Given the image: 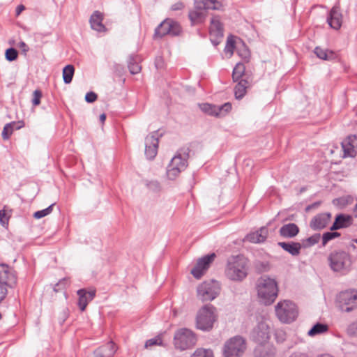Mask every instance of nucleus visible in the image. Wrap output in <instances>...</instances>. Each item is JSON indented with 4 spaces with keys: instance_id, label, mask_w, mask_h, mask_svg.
Wrapping results in <instances>:
<instances>
[{
    "instance_id": "obj_1",
    "label": "nucleus",
    "mask_w": 357,
    "mask_h": 357,
    "mask_svg": "<svg viewBox=\"0 0 357 357\" xmlns=\"http://www.w3.org/2000/svg\"><path fill=\"white\" fill-rule=\"evenodd\" d=\"M249 270V259L242 255H238L227 259L225 274L231 281L242 282L248 275Z\"/></svg>"
},
{
    "instance_id": "obj_2",
    "label": "nucleus",
    "mask_w": 357,
    "mask_h": 357,
    "mask_svg": "<svg viewBox=\"0 0 357 357\" xmlns=\"http://www.w3.org/2000/svg\"><path fill=\"white\" fill-rule=\"evenodd\" d=\"M258 297L265 305L272 304L278 297V287L275 279L268 276H261L257 285Z\"/></svg>"
},
{
    "instance_id": "obj_3",
    "label": "nucleus",
    "mask_w": 357,
    "mask_h": 357,
    "mask_svg": "<svg viewBox=\"0 0 357 357\" xmlns=\"http://www.w3.org/2000/svg\"><path fill=\"white\" fill-rule=\"evenodd\" d=\"M221 6L216 0H196L195 9L189 13V18L192 24H197L204 22L207 10H218Z\"/></svg>"
},
{
    "instance_id": "obj_4",
    "label": "nucleus",
    "mask_w": 357,
    "mask_h": 357,
    "mask_svg": "<svg viewBox=\"0 0 357 357\" xmlns=\"http://www.w3.org/2000/svg\"><path fill=\"white\" fill-rule=\"evenodd\" d=\"M216 308L211 304L201 307L196 317V327L202 331H211L217 320Z\"/></svg>"
},
{
    "instance_id": "obj_5",
    "label": "nucleus",
    "mask_w": 357,
    "mask_h": 357,
    "mask_svg": "<svg viewBox=\"0 0 357 357\" xmlns=\"http://www.w3.org/2000/svg\"><path fill=\"white\" fill-rule=\"evenodd\" d=\"M17 281L15 271L6 264H0V303L8 294L7 287H15Z\"/></svg>"
},
{
    "instance_id": "obj_6",
    "label": "nucleus",
    "mask_w": 357,
    "mask_h": 357,
    "mask_svg": "<svg viewBox=\"0 0 357 357\" xmlns=\"http://www.w3.org/2000/svg\"><path fill=\"white\" fill-rule=\"evenodd\" d=\"M246 349V340L241 335H235L225 342L222 356L223 357H242Z\"/></svg>"
},
{
    "instance_id": "obj_7",
    "label": "nucleus",
    "mask_w": 357,
    "mask_h": 357,
    "mask_svg": "<svg viewBox=\"0 0 357 357\" xmlns=\"http://www.w3.org/2000/svg\"><path fill=\"white\" fill-rule=\"evenodd\" d=\"M275 310L278 319L285 324L293 322L298 315L297 306L289 300H284L278 303L275 307Z\"/></svg>"
},
{
    "instance_id": "obj_8",
    "label": "nucleus",
    "mask_w": 357,
    "mask_h": 357,
    "mask_svg": "<svg viewBox=\"0 0 357 357\" xmlns=\"http://www.w3.org/2000/svg\"><path fill=\"white\" fill-rule=\"evenodd\" d=\"M174 341L176 349L184 351L194 347L197 343V338L192 331L183 328L175 333Z\"/></svg>"
},
{
    "instance_id": "obj_9",
    "label": "nucleus",
    "mask_w": 357,
    "mask_h": 357,
    "mask_svg": "<svg viewBox=\"0 0 357 357\" xmlns=\"http://www.w3.org/2000/svg\"><path fill=\"white\" fill-rule=\"evenodd\" d=\"M328 261L331 268L335 272H347L351 264L349 255L344 251L331 253Z\"/></svg>"
},
{
    "instance_id": "obj_10",
    "label": "nucleus",
    "mask_w": 357,
    "mask_h": 357,
    "mask_svg": "<svg viewBox=\"0 0 357 357\" xmlns=\"http://www.w3.org/2000/svg\"><path fill=\"white\" fill-rule=\"evenodd\" d=\"M220 291V284L215 280L204 282L197 289V297L202 301H213L219 295Z\"/></svg>"
},
{
    "instance_id": "obj_11",
    "label": "nucleus",
    "mask_w": 357,
    "mask_h": 357,
    "mask_svg": "<svg viewBox=\"0 0 357 357\" xmlns=\"http://www.w3.org/2000/svg\"><path fill=\"white\" fill-rule=\"evenodd\" d=\"M337 304L343 312L352 311L357 307V292L353 291L340 292L337 297Z\"/></svg>"
},
{
    "instance_id": "obj_12",
    "label": "nucleus",
    "mask_w": 357,
    "mask_h": 357,
    "mask_svg": "<svg viewBox=\"0 0 357 357\" xmlns=\"http://www.w3.org/2000/svg\"><path fill=\"white\" fill-rule=\"evenodd\" d=\"M250 338L253 342L257 343V344H269L271 333L270 327L268 324L265 321L259 322L252 329Z\"/></svg>"
},
{
    "instance_id": "obj_13",
    "label": "nucleus",
    "mask_w": 357,
    "mask_h": 357,
    "mask_svg": "<svg viewBox=\"0 0 357 357\" xmlns=\"http://www.w3.org/2000/svg\"><path fill=\"white\" fill-rule=\"evenodd\" d=\"M181 32V25L172 19H166L162 22L155 31V36L162 37L166 35L178 36Z\"/></svg>"
},
{
    "instance_id": "obj_14",
    "label": "nucleus",
    "mask_w": 357,
    "mask_h": 357,
    "mask_svg": "<svg viewBox=\"0 0 357 357\" xmlns=\"http://www.w3.org/2000/svg\"><path fill=\"white\" fill-rule=\"evenodd\" d=\"M188 166L187 158H172L167 168V176L170 180H175L179 173Z\"/></svg>"
},
{
    "instance_id": "obj_15",
    "label": "nucleus",
    "mask_w": 357,
    "mask_h": 357,
    "mask_svg": "<svg viewBox=\"0 0 357 357\" xmlns=\"http://www.w3.org/2000/svg\"><path fill=\"white\" fill-rule=\"evenodd\" d=\"M215 258V253H211L199 259L195 266L191 270L192 275L197 279L202 278Z\"/></svg>"
},
{
    "instance_id": "obj_16",
    "label": "nucleus",
    "mask_w": 357,
    "mask_h": 357,
    "mask_svg": "<svg viewBox=\"0 0 357 357\" xmlns=\"http://www.w3.org/2000/svg\"><path fill=\"white\" fill-rule=\"evenodd\" d=\"M160 135L158 132H152L145 138V153L147 156H156Z\"/></svg>"
},
{
    "instance_id": "obj_17",
    "label": "nucleus",
    "mask_w": 357,
    "mask_h": 357,
    "mask_svg": "<svg viewBox=\"0 0 357 357\" xmlns=\"http://www.w3.org/2000/svg\"><path fill=\"white\" fill-rule=\"evenodd\" d=\"M331 219V213H319L311 219L310 222V227L314 231L321 230L327 227Z\"/></svg>"
},
{
    "instance_id": "obj_18",
    "label": "nucleus",
    "mask_w": 357,
    "mask_h": 357,
    "mask_svg": "<svg viewBox=\"0 0 357 357\" xmlns=\"http://www.w3.org/2000/svg\"><path fill=\"white\" fill-rule=\"evenodd\" d=\"M344 156H356L357 137L355 135H349L342 142Z\"/></svg>"
},
{
    "instance_id": "obj_19",
    "label": "nucleus",
    "mask_w": 357,
    "mask_h": 357,
    "mask_svg": "<svg viewBox=\"0 0 357 357\" xmlns=\"http://www.w3.org/2000/svg\"><path fill=\"white\" fill-rule=\"evenodd\" d=\"M96 293L95 289L87 291L86 289H81L77 291L79 296L78 306L82 312L85 310L88 303L94 298Z\"/></svg>"
},
{
    "instance_id": "obj_20",
    "label": "nucleus",
    "mask_w": 357,
    "mask_h": 357,
    "mask_svg": "<svg viewBox=\"0 0 357 357\" xmlns=\"http://www.w3.org/2000/svg\"><path fill=\"white\" fill-rule=\"evenodd\" d=\"M277 351L273 344H257L254 349V357H275Z\"/></svg>"
},
{
    "instance_id": "obj_21",
    "label": "nucleus",
    "mask_w": 357,
    "mask_h": 357,
    "mask_svg": "<svg viewBox=\"0 0 357 357\" xmlns=\"http://www.w3.org/2000/svg\"><path fill=\"white\" fill-rule=\"evenodd\" d=\"M353 224V217L350 215L340 213L336 215L333 225L330 227L331 231H336L342 228L350 227Z\"/></svg>"
},
{
    "instance_id": "obj_22",
    "label": "nucleus",
    "mask_w": 357,
    "mask_h": 357,
    "mask_svg": "<svg viewBox=\"0 0 357 357\" xmlns=\"http://www.w3.org/2000/svg\"><path fill=\"white\" fill-rule=\"evenodd\" d=\"M327 22L330 26L334 29H339L342 23V15L340 13V8L335 6L331 9L327 18Z\"/></svg>"
},
{
    "instance_id": "obj_23",
    "label": "nucleus",
    "mask_w": 357,
    "mask_h": 357,
    "mask_svg": "<svg viewBox=\"0 0 357 357\" xmlns=\"http://www.w3.org/2000/svg\"><path fill=\"white\" fill-rule=\"evenodd\" d=\"M268 236V229L262 227L259 229L254 232H250L247 234L244 238V241H248L252 243H260L266 241Z\"/></svg>"
},
{
    "instance_id": "obj_24",
    "label": "nucleus",
    "mask_w": 357,
    "mask_h": 357,
    "mask_svg": "<svg viewBox=\"0 0 357 357\" xmlns=\"http://www.w3.org/2000/svg\"><path fill=\"white\" fill-rule=\"evenodd\" d=\"M116 352L115 344L113 342L100 347L94 351L96 357H112Z\"/></svg>"
},
{
    "instance_id": "obj_25",
    "label": "nucleus",
    "mask_w": 357,
    "mask_h": 357,
    "mask_svg": "<svg viewBox=\"0 0 357 357\" xmlns=\"http://www.w3.org/2000/svg\"><path fill=\"white\" fill-rule=\"evenodd\" d=\"M299 233V227L294 223H288L282 225L279 234L281 236L287 238L295 237Z\"/></svg>"
},
{
    "instance_id": "obj_26",
    "label": "nucleus",
    "mask_w": 357,
    "mask_h": 357,
    "mask_svg": "<svg viewBox=\"0 0 357 357\" xmlns=\"http://www.w3.org/2000/svg\"><path fill=\"white\" fill-rule=\"evenodd\" d=\"M278 245L284 251L287 252L292 256H298L301 253L302 245L298 242H279Z\"/></svg>"
},
{
    "instance_id": "obj_27",
    "label": "nucleus",
    "mask_w": 357,
    "mask_h": 357,
    "mask_svg": "<svg viewBox=\"0 0 357 357\" xmlns=\"http://www.w3.org/2000/svg\"><path fill=\"white\" fill-rule=\"evenodd\" d=\"M102 14L98 11L94 12L90 18V24L91 29L98 32L105 31L106 29L102 22Z\"/></svg>"
},
{
    "instance_id": "obj_28",
    "label": "nucleus",
    "mask_w": 357,
    "mask_h": 357,
    "mask_svg": "<svg viewBox=\"0 0 357 357\" xmlns=\"http://www.w3.org/2000/svg\"><path fill=\"white\" fill-rule=\"evenodd\" d=\"M209 31L211 36L216 38L223 36V27L218 17L215 16L211 18Z\"/></svg>"
},
{
    "instance_id": "obj_29",
    "label": "nucleus",
    "mask_w": 357,
    "mask_h": 357,
    "mask_svg": "<svg viewBox=\"0 0 357 357\" xmlns=\"http://www.w3.org/2000/svg\"><path fill=\"white\" fill-rule=\"evenodd\" d=\"M329 329L327 324L323 323H317L310 330L308 331L307 335L310 337H314L317 335H321L326 333Z\"/></svg>"
},
{
    "instance_id": "obj_30",
    "label": "nucleus",
    "mask_w": 357,
    "mask_h": 357,
    "mask_svg": "<svg viewBox=\"0 0 357 357\" xmlns=\"http://www.w3.org/2000/svg\"><path fill=\"white\" fill-rule=\"evenodd\" d=\"M248 82L245 79H241L234 88V94L236 99H241L246 93Z\"/></svg>"
},
{
    "instance_id": "obj_31",
    "label": "nucleus",
    "mask_w": 357,
    "mask_h": 357,
    "mask_svg": "<svg viewBox=\"0 0 357 357\" xmlns=\"http://www.w3.org/2000/svg\"><path fill=\"white\" fill-rule=\"evenodd\" d=\"M321 239V234L319 233H316L311 236H309L305 239L302 240V247L307 248L312 247L319 242Z\"/></svg>"
},
{
    "instance_id": "obj_32",
    "label": "nucleus",
    "mask_w": 357,
    "mask_h": 357,
    "mask_svg": "<svg viewBox=\"0 0 357 357\" xmlns=\"http://www.w3.org/2000/svg\"><path fill=\"white\" fill-rule=\"evenodd\" d=\"M75 68L73 65H67L63 69V79L66 84H69L73 79Z\"/></svg>"
},
{
    "instance_id": "obj_33",
    "label": "nucleus",
    "mask_w": 357,
    "mask_h": 357,
    "mask_svg": "<svg viewBox=\"0 0 357 357\" xmlns=\"http://www.w3.org/2000/svg\"><path fill=\"white\" fill-rule=\"evenodd\" d=\"M340 233L339 232H337V231H327V232H325L323 234L322 236L321 237V247H325L327 243L337 238V237H340Z\"/></svg>"
},
{
    "instance_id": "obj_34",
    "label": "nucleus",
    "mask_w": 357,
    "mask_h": 357,
    "mask_svg": "<svg viewBox=\"0 0 357 357\" xmlns=\"http://www.w3.org/2000/svg\"><path fill=\"white\" fill-rule=\"evenodd\" d=\"M190 357H214V354L211 349L197 348Z\"/></svg>"
},
{
    "instance_id": "obj_35",
    "label": "nucleus",
    "mask_w": 357,
    "mask_h": 357,
    "mask_svg": "<svg viewBox=\"0 0 357 357\" xmlns=\"http://www.w3.org/2000/svg\"><path fill=\"white\" fill-rule=\"evenodd\" d=\"M314 53L319 58L324 60H329L333 59L334 56V53L333 52L327 50H323L319 47L315 48Z\"/></svg>"
},
{
    "instance_id": "obj_36",
    "label": "nucleus",
    "mask_w": 357,
    "mask_h": 357,
    "mask_svg": "<svg viewBox=\"0 0 357 357\" xmlns=\"http://www.w3.org/2000/svg\"><path fill=\"white\" fill-rule=\"evenodd\" d=\"M232 106L229 102H226L221 106L216 105V117H223L226 116L231 110Z\"/></svg>"
},
{
    "instance_id": "obj_37",
    "label": "nucleus",
    "mask_w": 357,
    "mask_h": 357,
    "mask_svg": "<svg viewBox=\"0 0 357 357\" xmlns=\"http://www.w3.org/2000/svg\"><path fill=\"white\" fill-rule=\"evenodd\" d=\"M235 47V40L233 36H229L227 39L226 45L224 50L225 54L228 55L229 57L231 56L234 53Z\"/></svg>"
},
{
    "instance_id": "obj_38",
    "label": "nucleus",
    "mask_w": 357,
    "mask_h": 357,
    "mask_svg": "<svg viewBox=\"0 0 357 357\" xmlns=\"http://www.w3.org/2000/svg\"><path fill=\"white\" fill-rule=\"evenodd\" d=\"M199 108L204 113L216 116V105L209 103H202L199 105Z\"/></svg>"
},
{
    "instance_id": "obj_39",
    "label": "nucleus",
    "mask_w": 357,
    "mask_h": 357,
    "mask_svg": "<svg viewBox=\"0 0 357 357\" xmlns=\"http://www.w3.org/2000/svg\"><path fill=\"white\" fill-rule=\"evenodd\" d=\"M245 72V66L243 64L238 63L236 65L233 70L232 77L234 81L239 79Z\"/></svg>"
},
{
    "instance_id": "obj_40",
    "label": "nucleus",
    "mask_w": 357,
    "mask_h": 357,
    "mask_svg": "<svg viewBox=\"0 0 357 357\" xmlns=\"http://www.w3.org/2000/svg\"><path fill=\"white\" fill-rule=\"evenodd\" d=\"M54 205V204H52L46 208L35 212L33 214V217L36 219H40L45 216L49 215L50 213H52V208H53Z\"/></svg>"
},
{
    "instance_id": "obj_41",
    "label": "nucleus",
    "mask_w": 357,
    "mask_h": 357,
    "mask_svg": "<svg viewBox=\"0 0 357 357\" xmlns=\"http://www.w3.org/2000/svg\"><path fill=\"white\" fill-rule=\"evenodd\" d=\"M15 123H10L5 125L2 131V137L3 139H8L13 132V126Z\"/></svg>"
},
{
    "instance_id": "obj_42",
    "label": "nucleus",
    "mask_w": 357,
    "mask_h": 357,
    "mask_svg": "<svg viewBox=\"0 0 357 357\" xmlns=\"http://www.w3.org/2000/svg\"><path fill=\"white\" fill-rule=\"evenodd\" d=\"M128 68H129L130 72L132 74H137L141 70L140 66L139 65V63L137 61H135L134 60V59L132 57H130L128 61Z\"/></svg>"
},
{
    "instance_id": "obj_43",
    "label": "nucleus",
    "mask_w": 357,
    "mask_h": 357,
    "mask_svg": "<svg viewBox=\"0 0 357 357\" xmlns=\"http://www.w3.org/2000/svg\"><path fill=\"white\" fill-rule=\"evenodd\" d=\"M18 56L17 51L13 47L6 50L5 53V57L8 61H13L17 59Z\"/></svg>"
},
{
    "instance_id": "obj_44",
    "label": "nucleus",
    "mask_w": 357,
    "mask_h": 357,
    "mask_svg": "<svg viewBox=\"0 0 357 357\" xmlns=\"http://www.w3.org/2000/svg\"><path fill=\"white\" fill-rule=\"evenodd\" d=\"M195 146L190 145L185 146L182 148H181L178 150V155L176 156H189L190 154L194 155L195 153L193 151L192 148H193Z\"/></svg>"
},
{
    "instance_id": "obj_45",
    "label": "nucleus",
    "mask_w": 357,
    "mask_h": 357,
    "mask_svg": "<svg viewBox=\"0 0 357 357\" xmlns=\"http://www.w3.org/2000/svg\"><path fill=\"white\" fill-rule=\"evenodd\" d=\"M145 185L152 192H156L160 190V185L157 181H145Z\"/></svg>"
},
{
    "instance_id": "obj_46",
    "label": "nucleus",
    "mask_w": 357,
    "mask_h": 357,
    "mask_svg": "<svg viewBox=\"0 0 357 357\" xmlns=\"http://www.w3.org/2000/svg\"><path fill=\"white\" fill-rule=\"evenodd\" d=\"M162 344V338L160 336H156L153 338L148 340L145 343V347H149L154 345H161Z\"/></svg>"
},
{
    "instance_id": "obj_47",
    "label": "nucleus",
    "mask_w": 357,
    "mask_h": 357,
    "mask_svg": "<svg viewBox=\"0 0 357 357\" xmlns=\"http://www.w3.org/2000/svg\"><path fill=\"white\" fill-rule=\"evenodd\" d=\"M42 98V93L40 90H35L33 93L32 105L36 107L40 105V99Z\"/></svg>"
},
{
    "instance_id": "obj_48",
    "label": "nucleus",
    "mask_w": 357,
    "mask_h": 357,
    "mask_svg": "<svg viewBox=\"0 0 357 357\" xmlns=\"http://www.w3.org/2000/svg\"><path fill=\"white\" fill-rule=\"evenodd\" d=\"M347 332L350 336H357V321L349 324L347 327Z\"/></svg>"
},
{
    "instance_id": "obj_49",
    "label": "nucleus",
    "mask_w": 357,
    "mask_h": 357,
    "mask_svg": "<svg viewBox=\"0 0 357 357\" xmlns=\"http://www.w3.org/2000/svg\"><path fill=\"white\" fill-rule=\"evenodd\" d=\"M68 280L66 278H63L62 280H60L58 283H56L54 287V290L55 291H59L61 288H65L67 285Z\"/></svg>"
},
{
    "instance_id": "obj_50",
    "label": "nucleus",
    "mask_w": 357,
    "mask_h": 357,
    "mask_svg": "<svg viewBox=\"0 0 357 357\" xmlns=\"http://www.w3.org/2000/svg\"><path fill=\"white\" fill-rule=\"evenodd\" d=\"M275 335L278 342H282L285 340L286 334L283 331H277Z\"/></svg>"
},
{
    "instance_id": "obj_51",
    "label": "nucleus",
    "mask_w": 357,
    "mask_h": 357,
    "mask_svg": "<svg viewBox=\"0 0 357 357\" xmlns=\"http://www.w3.org/2000/svg\"><path fill=\"white\" fill-rule=\"evenodd\" d=\"M97 99V95L93 92H88L85 96V100L87 102H93Z\"/></svg>"
},
{
    "instance_id": "obj_52",
    "label": "nucleus",
    "mask_w": 357,
    "mask_h": 357,
    "mask_svg": "<svg viewBox=\"0 0 357 357\" xmlns=\"http://www.w3.org/2000/svg\"><path fill=\"white\" fill-rule=\"evenodd\" d=\"M8 218L6 217V213L4 210H0V222L2 225L7 224Z\"/></svg>"
},
{
    "instance_id": "obj_53",
    "label": "nucleus",
    "mask_w": 357,
    "mask_h": 357,
    "mask_svg": "<svg viewBox=\"0 0 357 357\" xmlns=\"http://www.w3.org/2000/svg\"><path fill=\"white\" fill-rule=\"evenodd\" d=\"M183 8H184L183 3L181 1H178L172 6L171 9L172 10H182Z\"/></svg>"
},
{
    "instance_id": "obj_54",
    "label": "nucleus",
    "mask_w": 357,
    "mask_h": 357,
    "mask_svg": "<svg viewBox=\"0 0 357 357\" xmlns=\"http://www.w3.org/2000/svg\"><path fill=\"white\" fill-rule=\"evenodd\" d=\"M17 47L21 49L24 54L29 51V47L24 41H20L17 44Z\"/></svg>"
},
{
    "instance_id": "obj_55",
    "label": "nucleus",
    "mask_w": 357,
    "mask_h": 357,
    "mask_svg": "<svg viewBox=\"0 0 357 357\" xmlns=\"http://www.w3.org/2000/svg\"><path fill=\"white\" fill-rule=\"evenodd\" d=\"M321 205V202H315L308 206H306L305 211H309L314 208H317Z\"/></svg>"
},
{
    "instance_id": "obj_56",
    "label": "nucleus",
    "mask_w": 357,
    "mask_h": 357,
    "mask_svg": "<svg viewBox=\"0 0 357 357\" xmlns=\"http://www.w3.org/2000/svg\"><path fill=\"white\" fill-rule=\"evenodd\" d=\"M239 55L245 59H248L250 57V52L248 49L244 48L242 51L238 52Z\"/></svg>"
},
{
    "instance_id": "obj_57",
    "label": "nucleus",
    "mask_w": 357,
    "mask_h": 357,
    "mask_svg": "<svg viewBox=\"0 0 357 357\" xmlns=\"http://www.w3.org/2000/svg\"><path fill=\"white\" fill-rule=\"evenodd\" d=\"M289 357H308V355L306 353L294 352L292 353Z\"/></svg>"
},
{
    "instance_id": "obj_58",
    "label": "nucleus",
    "mask_w": 357,
    "mask_h": 357,
    "mask_svg": "<svg viewBox=\"0 0 357 357\" xmlns=\"http://www.w3.org/2000/svg\"><path fill=\"white\" fill-rule=\"evenodd\" d=\"M24 9H25L24 6H23V5H19V6H17V8H16V10H15V12H16V15H17V16L20 15V13H21L23 10H24Z\"/></svg>"
},
{
    "instance_id": "obj_59",
    "label": "nucleus",
    "mask_w": 357,
    "mask_h": 357,
    "mask_svg": "<svg viewBox=\"0 0 357 357\" xmlns=\"http://www.w3.org/2000/svg\"><path fill=\"white\" fill-rule=\"evenodd\" d=\"M339 150V148L337 146H332L329 149L328 153L326 154H336V152Z\"/></svg>"
},
{
    "instance_id": "obj_60",
    "label": "nucleus",
    "mask_w": 357,
    "mask_h": 357,
    "mask_svg": "<svg viewBox=\"0 0 357 357\" xmlns=\"http://www.w3.org/2000/svg\"><path fill=\"white\" fill-rule=\"evenodd\" d=\"M106 119V115L105 114H102L100 115V121L103 123Z\"/></svg>"
},
{
    "instance_id": "obj_61",
    "label": "nucleus",
    "mask_w": 357,
    "mask_h": 357,
    "mask_svg": "<svg viewBox=\"0 0 357 357\" xmlns=\"http://www.w3.org/2000/svg\"><path fill=\"white\" fill-rule=\"evenodd\" d=\"M317 357H334L328 354H324L321 355H318Z\"/></svg>"
},
{
    "instance_id": "obj_62",
    "label": "nucleus",
    "mask_w": 357,
    "mask_h": 357,
    "mask_svg": "<svg viewBox=\"0 0 357 357\" xmlns=\"http://www.w3.org/2000/svg\"><path fill=\"white\" fill-rule=\"evenodd\" d=\"M354 211L356 217H357V204L355 206V208H354Z\"/></svg>"
},
{
    "instance_id": "obj_63",
    "label": "nucleus",
    "mask_w": 357,
    "mask_h": 357,
    "mask_svg": "<svg viewBox=\"0 0 357 357\" xmlns=\"http://www.w3.org/2000/svg\"><path fill=\"white\" fill-rule=\"evenodd\" d=\"M2 319V314L0 312V320Z\"/></svg>"
},
{
    "instance_id": "obj_64",
    "label": "nucleus",
    "mask_w": 357,
    "mask_h": 357,
    "mask_svg": "<svg viewBox=\"0 0 357 357\" xmlns=\"http://www.w3.org/2000/svg\"><path fill=\"white\" fill-rule=\"evenodd\" d=\"M354 242L357 243V239H355V240H354Z\"/></svg>"
}]
</instances>
